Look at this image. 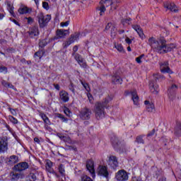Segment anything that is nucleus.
<instances>
[{
    "label": "nucleus",
    "mask_w": 181,
    "mask_h": 181,
    "mask_svg": "<svg viewBox=\"0 0 181 181\" xmlns=\"http://www.w3.org/2000/svg\"><path fill=\"white\" fill-rule=\"evenodd\" d=\"M148 45L153 49V52L159 54H165L176 49V44L171 43L166 45V40L162 39L156 40L153 37L148 39Z\"/></svg>",
    "instance_id": "nucleus-1"
},
{
    "label": "nucleus",
    "mask_w": 181,
    "mask_h": 181,
    "mask_svg": "<svg viewBox=\"0 0 181 181\" xmlns=\"http://www.w3.org/2000/svg\"><path fill=\"white\" fill-rule=\"evenodd\" d=\"M110 101H112V98L107 96L104 101L97 102L95 104L93 112L96 119H103V118H105V108H107V105Z\"/></svg>",
    "instance_id": "nucleus-2"
},
{
    "label": "nucleus",
    "mask_w": 181,
    "mask_h": 181,
    "mask_svg": "<svg viewBox=\"0 0 181 181\" xmlns=\"http://www.w3.org/2000/svg\"><path fill=\"white\" fill-rule=\"evenodd\" d=\"M110 5H112V0H101L99 6L96 8V12H99L100 16H104L105 11H107L106 8Z\"/></svg>",
    "instance_id": "nucleus-3"
},
{
    "label": "nucleus",
    "mask_w": 181,
    "mask_h": 181,
    "mask_svg": "<svg viewBox=\"0 0 181 181\" xmlns=\"http://www.w3.org/2000/svg\"><path fill=\"white\" fill-rule=\"evenodd\" d=\"M37 19L40 28H45V26L50 22L51 17L49 14L44 16L43 13H41L37 16Z\"/></svg>",
    "instance_id": "nucleus-4"
},
{
    "label": "nucleus",
    "mask_w": 181,
    "mask_h": 181,
    "mask_svg": "<svg viewBox=\"0 0 181 181\" xmlns=\"http://www.w3.org/2000/svg\"><path fill=\"white\" fill-rule=\"evenodd\" d=\"M91 114H92L91 110H90L89 108L85 107L80 111L79 117L81 119L88 120L91 118Z\"/></svg>",
    "instance_id": "nucleus-5"
},
{
    "label": "nucleus",
    "mask_w": 181,
    "mask_h": 181,
    "mask_svg": "<svg viewBox=\"0 0 181 181\" xmlns=\"http://www.w3.org/2000/svg\"><path fill=\"white\" fill-rule=\"evenodd\" d=\"M78 37H80V33H76L75 34L71 35V37L69 38V40L66 42H64L63 44L64 49H67V47H69L70 45H71L72 43H74L76 40H78Z\"/></svg>",
    "instance_id": "nucleus-6"
},
{
    "label": "nucleus",
    "mask_w": 181,
    "mask_h": 181,
    "mask_svg": "<svg viewBox=\"0 0 181 181\" xmlns=\"http://www.w3.org/2000/svg\"><path fill=\"white\" fill-rule=\"evenodd\" d=\"M126 95H131L132 100L134 104V105H139V97L138 96V93H136V90L133 91H125Z\"/></svg>",
    "instance_id": "nucleus-7"
},
{
    "label": "nucleus",
    "mask_w": 181,
    "mask_h": 181,
    "mask_svg": "<svg viewBox=\"0 0 181 181\" xmlns=\"http://www.w3.org/2000/svg\"><path fill=\"white\" fill-rule=\"evenodd\" d=\"M128 178V173L124 170H119L116 174V179L118 181H127Z\"/></svg>",
    "instance_id": "nucleus-8"
},
{
    "label": "nucleus",
    "mask_w": 181,
    "mask_h": 181,
    "mask_svg": "<svg viewBox=\"0 0 181 181\" xmlns=\"http://www.w3.org/2000/svg\"><path fill=\"white\" fill-rule=\"evenodd\" d=\"M160 70L161 73H168L169 74H172V71L170 68H169V62L165 61L159 63Z\"/></svg>",
    "instance_id": "nucleus-9"
},
{
    "label": "nucleus",
    "mask_w": 181,
    "mask_h": 181,
    "mask_svg": "<svg viewBox=\"0 0 181 181\" xmlns=\"http://www.w3.org/2000/svg\"><path fill=\"white\" fill-rule=\"evenodd\" d=\"M8 151V139L6 137L0 138V153H4Z\"/></svg>",
    "instance_id": "nucleus-10"
},
{
    "label": "nucleus",
    "mask_w": 181,
    "mask_h": 181,
    "mask_svg": "<svg viewBox=\"0 0 181 181\" xmlns=\"http://www.w3.org/2000/svg\"><path fill=\"white\" fill-rule=\"evenodd\" d=\"M98 173L100 176H103L105 177L106 180H108V169L107 168V166L105 165H99L98 168Z\"/></svg>",
    "instance_id": "nucleus-11"
},
{
    "label": "nucleus",
    "mask_w": 181,
    "mask_h": 181,
    "mask_svg": "<svg viewBox=\"0 0 181 181\" xmlns=\"http://www.w3.org/2000/svg\"><path fill=\"white\" fill-rule=\"evenodd\" d=\"M86 169L90 173L92 177H95V170L94 169V161H93V160H87Z\"/></svg>",
    "instance_id": "nucleus-12"
},
{
    "label": "nucleus",
    "mask_w": 181,
    "mask_h": 181,
    "mask_svg": "<svg viewBox=\"0 0 181 181\" xmlns=\"http://www.w3.org/2000/svg\"><path fill=\"white\" fill-rule=\"evenodd\" d=\"M177 90V86L172 85L168 90V95L170 100H173L176 97V90Z\"/></svg>",
    "instance_id": "nucleus-13"
},
{
    "label": "nucleus",
    "mask_w": 181,
    "mask_h": 181,
    "mask_svg": "<svg viewBox=\"0 0 181 181\" xmlns=\"http://www.w3.org/2000/svg\"><path fill=\"white\" fill-rule=\"evenodd\" d=\"M28 168H29V164H28V163L26 162L20 163L14 166V169L17 172H22L23 170H26Z\"/></svg>",
    "instance_id": "nucleus-14"
},
{
    "label": "nucleus",
    "mask_w": 181,
    "mask_h": 181,
    "mask_svg": "<svg viewBox=\"0 0 181 181\" xmlns=\"http://www.w3.org/2000/svg\"><path fill=\"white\" fill-rule=\"evenodd\" d=\"M67 35H69V30H57V35H56L54 39L56 40H57V39H63V38L66 37L67 36Z\"/></svg>",
    "instance_id": "nucleus-15"
},
{
    "label": "nucleus",
    "mask_w": 181,
    "mask_h": 181,
    "mask_svg": "<svg viewBox=\"0 0 181 181\" xmlns=\"http://www.w3.org/2000/svg\"><path fill=\"white\" fill-rule=\"evenodd\" d=\"M164 8H165V9H168V11H170L171 12H177L179 11L177 6H176L174 3L170 2H165L164 4Z\"/></svg>",
    "instance_id": "nucleus-16"
},
{
    "label": "nucleus",
    "mask_w": 181,
    "mask_h": 181,
    "mask_svg": "<svg viewBox=\"0 0 181 181\" xmlns=\"http://www.w3.org/2000/svg\"><path fill=\"white\" fill-rule=\"evenodd\" d=\"M59 100H61L62 103H69V100H70L69 93L66 90H61L59 92Z\"/></svg>",
    "instance_id": "nucleus-17"
},
{
    "label": "nucleus",
    "mask_w": 181,
    "mask_h": 181,
    "mask_svg": "<svg viewBox=\"0 0 181 181\" xmlns=\"http://www.w3.org/2000/svg\"><path fill=\"white\" fill-rule=\"evenodd\" d=\"M132 28H134V30L136 31L139 37H141L142 40H144V39H145V37H146L145 36V34L144 33V30H142V28H141L140 25H133Z\"/></svg>",
    "instance_id": "nucleus-18"
},
{
    "label": "nucleus",
    "mask_w": 181,
    "mask_h": 181,
    "mask_svg": "<svg viewBox=\"0 0 181 181\" xmlns=\"http://www.w3.org/2000/svg\"><path fill=\"white\" fill-rule=\"evenodd\" d=\"M53 166V163L50 160H47L46 163V169L49 172V173H52L57 177H59V175L54 171V170L52 169Z\"/></svg>",
    "instance_id": "nucleus-19"
},
{
    "label": "nucleus",
    "mask_w": 181,
    "mask_h": 181,
    "mask_svg": "<svg viewBox=\"0 0 181 181\" xmlns=\"http://www.w3.org/2000/svg\"><path fill=\"white\" fill-rule=\"evenodd\" d=\"M22 173H16L15 171H12L9 174V177L12 181L19 180V179H22Z\"/></svg>",
    "instance_id": "nucleus-20"
},
{
    "label": "nucleus",
    "mask_w": 181,
    "mask_h": 181,
    "mask_svg": "<svg viewBox=\"0 0 181 181\" xmlns=\"http://www.w3.org/2000/svg\"><path fill=\"white\" fill-rule=\"evenodd\" d=\"M150 91L153 93V94H157L159 93V86L153 81L149 83Z\"/></svg>",
    "instance_id": "nucleus-21"
},
{
    "label": "nucleus",
    "mask_w": 181,
    "mask_h": 181,
    "mask_svg": "<svg viewBox=\"0 0 181 181\" xmlns=\"http://www.w3.org/2000/svg\"><path fill=\"white\" fill-rule=\"evenodd\" d=\"M28 35L30 37H35V36H39V28L37 26H34L30 28L28 31Z\"/></svg>",
    "instance_id": "nucleus-22"
},
{
    "label": "nucleus",
    "mask_w": 181,
    "mask_h": 181,
    "mask_svg": "<svg viewBox=\"0 0 181 181\" xmlns=\"http://www.w3.org/2000/svg\"><path fill=\"white\" fill-rule=\"evenodd\" d=\"M144 104L146 105V110L148 112H153V111H155V105H153L152 103L146 100Z\"/></svg>",
    "instance_id": "nucleus-23"
},
{
    "label": "nucleus",
    "mask_w": 181,
    "mask_h": 181,
    "mask_svg": "<svg viewBox=\"0 0 181 181\" xmlns=\"http://www.w3.org/2000/svg\"><path fill=\"white\" fill-rule=\"evenodd\" d=\"M109 163L113 168H117L118 166V158L115 156H110L109 157Z\"/></svg>",
    "instance_id": "nucleus-24"
},
{
    "label": "nucleus",
    "mask_w": 181,
    "mask_h": 181,
    "mask_svg": "<svg viewBox=\"0 0 181 181\" xmlns=\"http://www.w3.org/2000/svg\"><path fill=\"white\" fill-rule=\"evenodd\" d=\"M112 82L114 84H122V78L119 77L118 74H115L112 77Z\"/></svg>",
    "instance_id": "nucleus-25"
},
{
    "label": "nucleus",
    "mask_w": 181,
    "mask_h": 181,
    "mask_svg": "<svg viewBox=\"0 0 181 181\" xmlns=\"http://www.w3.org/2000/svg\"><path fill=\"white\" fill-rule=\"evenodd\" d=\"M26 181H37V173H30L25 177Z\"/></svg>",
    "instance_id": "nucleus-26"
},
{
    "label": "nucleus",
    "mask_w": 181,
    "mask_h": 181,
    "mask_svg": "<svg viewBox=\"0 0 181 181\" xmlns=\"http://www.w3.org/2000/svg\"><path fill=\"white\" fill-rule=\"evenodd\" d=\"M18 13H20V15H25L26 13H30V12H32V9L24 6V7H21L18 10Z\"/></svg>",
    "instance_id": "nucleus-27"
},
{
    "label": "nucleus",
    "mask_w": 181,
    "mask_h": 181,
    "mask_svg": "<svg viewBox=\"0 0 181 181\" xmlns=\"http://www.w3.org/2000/svg\"><path fill=\"white\" fill-rule=\"evenodd\" d=\"M19 162V157L17 156L13 155L9 157L8 163L10 165H15Z\"/></svg>",
    "instance_id": "nucleus-28"
},
{
    "label": "nucleus",
    "mask_w": 181,
    "mask_h": 181,
    "mask_svg": "<svg viewBox=\"0 0 181 181\" xmlns=\"http://www.w3.org/2000/svg\"><path fill=\"white\" fill-rule=\"evenodd\" d=\"M111 142L112 144L113 148H115V149H117V148H118V146H119V140L118 139L117 137L114 136L111 139Z\"/></svg>",
    "instance_id": "nucleus-29"
},
{
    "label": "nucleus",
    "mask_w": 181,
    "mask_h": 181,
    "mask_svg": "<svg viewBox=\"0 0 181 181\" xmlns=\"http://www.w3.org/2000/svg\"><path fill=\"white\" fill-rule=\"evenodd\" d=\"M40 117L42 118V121H44L45 124H52V122H50V119H49L47 115H46V114H45L44 112H40Z\"/></svg>",
    "instance_id": "nucleus-30"
},
{
    "label": "nucleus",
    "mask_w": 181,
    "mask_h": 181,
    "mask_svg": "<svg viewBox=\"0 0 181 181\" xmlns=\"http://www.w3.org/2000/svg\"><path fill=\"white\" fill-rule=\"evenodd\" d=\"M1 84L2 86H4V87H6V88H12L13 90V88H15V86H13V85H12L11 83L7 82L6 81H2Z\"/></svg>",
    "instance_id": "nucleus-31"
},
{
    "label": "nucleus",
    "mask_w": 181,
    "mask_h": 181,
    "mask_svg": "<svg viewBox=\"0 0 181 181\" xmlns=\"http://www.w3.org/2000/svg\"><path fill=\"white\" fill-rule=\"evenodd\" d=\"M175 135L178 137L181 136V124L177 125L175 128Z\"/></svg>",
    "instance_id": "nucleus-32"
},
{
    "label": "nucleus",
    "mask_w": 181,
    "mask_h": 181,
    "mask_svg": "<svg viewBox=\"0 0 181 181\" xmlns=\"http://www.w3.org/2000/svg\"><path fill=\"white\" fill-rule=\"evenodd\" d=\"M58 170L62 176H64L66 175V170H64V165L63 164L59 165Z\"/></svg>",
    "instance_id": "nucleus-33"
},
{
    "label": "nucleus",
    "mask_w": 181,
    "mask_h": 181,
    "mask_svg": "<svg viewBox=\"0 0 181 181\" xmlns=\"http://www.w3.org/2000/svg\"><path fill=\"white\" fill-rule=\"evenodd\" d=\"M57 118H60V119H61V121H62V122H68V121H69V119H67V117H65L64 115H63L60 113H57Z\"/></svg>",
    "instance_id": "nucleus-34"
},
{
    "label": "nucleus",
    "mask_w": 181,
    "mask_h": 181,
    "mask_svg": "<svg viewBox=\"0 0 181 181\" xmlns=\"http://www.w3.org/2000/svg\"><path fill=\"white\" fill-rule=\"evenodd\" d=\"M74 56L75 60L77 62L78 64L81 63V62L84 60V59H83V57H81V55H80L79 54H75Z\"/></svg>",
    "instance_id": "nucleus-35"
},
{
    "label": "nucleus",
    "mask_w": 181,
    "mask_h": 181,
    "mask_svg": "<svg viewBox=\"0 0 181 181\" xmlns=\"http://www.w3.org/2000/svg\"><path fill=\"white\" fill-rule=\"evenodd\" d=\"M110 33L111 36L115 37L117 35V28H115V25L112 24V28H110Z\"/></svg>",
    "instance_id": "nucleus-36"
},
{
    "label": "nucleus",
    "mask_w": 181,
    "mask_h": 181,
    "mask_svg": "<svg viewBox=\"0 0 181 181\" xmlns=\"http://www.w3.org/2000/svg\"><path fill=\"white\" fill-rule=\"evenodd\" d=\"M81 181H93V179L86 175H82L81 176Z\"/></svg>",
    "instance_id": "nucleus-37"
},
{
    "label": "nucleus",
    "mask_w": 181,
    "mask_h": 181,
    "mask_svg": "<svg viewBox=\"0 0 181 181\" xmlns=\"http://www.w3.org/2000/svg\"><path fill=\"white\" fill-rule=\"evenodd\" d=\"M136 142L137 144H145V141H144V136H139L136 138Z\"/></svg>",
    "instance_id": "nucleus-38"
},
{
    "label": "nucleus",
    "mask_w": 181,
    "mask_h": 181,
    "mask_svg": "<svg viewBox=\"0 0 181 181\" xmlns=\"http://www.w3.org/2000/svg\"><path fill=\"white\" fill-rule=\"evenodd\" d=\"M81 84L84 87L85 90H86L88 93H90L91 89L90 88V86L88 85V83L81 81Z\"/></svg>",
    "instance_id": "nucleus-39"
},
{
    "label": "nucleus",
    "mask_w": 181,
    "mask_h": 181,
    "mask_svg": "<svg viewBox=\"0 0 181 181\" xmlns=\"http://www.w3.org/2000/svg\"><path fill=\"white\" fill-rule=\"evenodd\" d=\"M8 119L10 122H12V124H18V119L16 117H14L13 116L9 115Z\"/></svg>",
    "instance_id": "nucleus-40"
},
{
    "label": "nucleus",
    "mask_w": 181,
    "mask_h": 181,
    "mask_svg": "<svg viewBox=\"0 0 181 181\" xmlns=\"http://www.w3.org/2000/svg\"><path fill=\"white\" fill-rule=\"evenodd\" d=\"M115 47L118 50V52H124V47H122V45L121 44L115 45Z\"/></svg>",
    "instance_id": "nucleus-41"
},
{
    "label": "nucleus",
    "mask_w": 181,
    "mask_h": 181,
    "mask_svg": "<svg viewBox=\"0 0 181 181\" xmlns=\"http://www.w3.org/2000/svg\"><path fill=\"white\" fill-rule=\"evenodd\" d=\"M0 73L6 74L8 73V67L4 66H0Z\"/></svg>",
    "instance_id": "nucleus-42"
},
{
    "label": "nucleus",
    "mask_w": 181,
    "mask_h": 181,
    "mask_svg": "<svg viewBox=\"0 0 181 181\" xmlns=\"http://www.w3.org/2000/svg\"><path fill=\"white\" fill-rule=\"evenodd\" d=\"M34 57H39V59H42V57H43V51H37L35 52Z\"/></svg>",
    "instance_id": "nucleus-43"
},
{
    "label": "nucleus",
    "mask_w": 181,
    "mask_h": 181,
    "mask_svg": "<svg viewBox=\"0 0 181 181\" xmlns=\"http://www.w3.org/2000/svg\"><path fill=\"white\" fill-rule=\"evenodd\" d=\"M49 125H52V124L45 123L44 128H45V131H48L49 132H52L53 131V129H52V127H50Z\"/></svg>",
    "instance_id": "nucleus-44"
},
{
    "label": "nucleus",
    "mask_w": 181,
    "mask_h": 181,
    "mask_svg": "<svg viewBox=\"0 0 181 181\" xmlns=\"http://www.w3.org/2000/svg\"><path fill=\"white\" fill-rule=\"evenodd\" d=\"M78 64H79V66H81V67L83 69H87V62H86L84 59L81 61V62H79Z\"/></svg>",
    "instance_id": "nucleus-45"
},
{
    "label": "nucleus",
    "mask_w": 181,
    "mask_h": 181,
    "mask_svg": "<svg viewBox=\"0 0 181 181\" xmlns=\"http://www.w3.org/2000/svg\"><path fill=\"white\" fill-rule=\"evenodd\" d=\"M64 112L66 117H70V115L71 114V111L70 109H69V107H64Z\"/></svg>",
    "instance_id": "nucleus-46"
},
{
    "label": "nucleus",
    "mask_w": 181,
    "mask_h": 181,
    "mask_svg": "<svg viewBox=\"0 0 181 181\" xmlns=\"http://www.w3.org/2000/svg\"><path fill=\"white\" fill-rule=\"evenodd\" d=\"M46 45H47V41L46 40H42L39 42L40 47H45Z\"/></svg>",
    "instance_id": "nucleus-47"
},
{
    "label": "nucleus",
    "mask_w": 181,
    "mask_h": 181,
    "mask_svg": "<svg viewBox=\"0 0 181 181\" xmlns=\"http://www.w3.org/2000/svg\"><path fill=\"white\" fill-rule=\"evenodd\" d=\"M145 57V54H141V56L138 57L136 58V63H138L139 64H141V63H142V58H144Z\"/></svg>",
    "instance_id": "nucleus-48"
},
{
    "label": "nucleus",
    "mask_w": 181,
    "mask_h": 181,
    "mask_svg": "<svg viewBox=\"0 0 181 181\" xmlns=\"http://www.w3.org/2000/svg\"><path fill=\"white\" fill-rule=\"evenodd\" d=\"M42 7L44 8V9H46V11H49V3L46 1L42 2Z\"/></svg>",
    "instance_id": "nucleus-49"
},
{
    "label": "nucleus",
    "mask_w": 181,
    "mask_h": 181,
    "mask_svg": "<svg viewBox=\"0 0 181 181\" xmlns=\"http://www.w3.org/2000/svg\"><path fill=\"white\" fill-rule=\"evenodd\" d=\"M122 22L123 25H125L126 23L127 25H131V18H129V19H123L122 21Z\"/></svg>",
    "instance_id": "nucleus-50"
},
{
    "label": "nucleus",
    "mask_w": 181,
    "mask_h": 181,
    "mask_svg": "<svg viewBox=\"0 0 181 181\" xmlns=\"http://www.w3.org/2000/svg\"><path fill=\"white\" fill-rule=\"evenodd\" d=\"M111 28H112V23H109L105 26V30H110L111 29Z\"/></svg>",
    "instance_id": "nucleus-51"
},
{
    "label": "nucleus",
    "mask_w": 181,
    "mask_h": 181,
    "mask_svg": "<svg viewBox=\"0 0 181 181\" xmlns=\"http://www.w3.org/2000/svg\"><path fill=\"white\" fill-rule=\"evenodd\" d=\"M154 78H156V80H159L160 78H163V76L159 74H154Z\"/></svg>",
    "instance_id": "nucleus-52"
},
{
    "label": "nucleus",
    "mask_w": 181,
    "mask_h": 181,
    "mask_svg": "<svg viewBox=\"0 0 181 181\" xmlns=\"http://www.w3.org/2000/svg\"><path fill=\"white\" fill-rule=\"evenodd\" d=\"M69 89L72 91V93H74V85L73 84V83H71L69 86Z\"/></svg>",
    "instance_id": "nucleus-53"
},
{
    "label": "nucleus",
    "mask_w": 181,
    "mask_h": 181,
    "mask_svg": "<svg viewBox=\"0 0 181 181\" xmlns=\"http://www.w3.org/2000/svg\"><path fill=\"white\" fill-rule=\"evenodd\" d=\"M25 19L28 21V23H33V18L32 17H26Z\"/></svg>",
    "instance_id": "nucleus-54"
},
{
    "label": "nucleus",
    "mask_w": 181,
    "mask_h": 181,
    "mask_svg": "<svg viewBox=\"0 0 181 181\" xmlns=\"http://www.w3.org/2000/svg\"><path fill=\"white\" fill-rule=\"evenodd\" d=\"M69 24H70V21H66L64 23H61V26L64 28V26H69Z\"/></svg>",
    "instance_id": "nucleus-55"
},
{
    "label": "nucleus",
    "mask_w": 181,
    "mask_h": 181,
    "mask_svg": "<svg viewBox=\"0 0 181 181\" xmlns=\"http://www.w3.org/2000/svg\"><path fill=\"white\" fill-rule=\"evenodd\" d=\"M87 97H88L90 103H91V101H93V95H91V93H88Z\"/></svg>",
    "instance_id": "nucleus-56"
},
{
    "label": "nucleus",
    "mask_w": 181,
    "mask_h": 181,
    "mask_svg": "<svg viewBox=\"0 0 181 181\" xmlns=\"http://www.w3.org/2000/svg\"><path fill=\"white\" fill-rule=\"evenodd\" d=\"M77 50H78V47H77V45H75L73 47V52L74 53L72 54V56H74V54H76V52H77Z\"/></svg>",
    "instance_id": "nucleus-57"
},
{
    "label": "nucleus",
    "mask_w": 181,
    "mask_h": 181,
    "mask_svg": "<svg viewBox=\"0 0 181 181\" xmlns=\"http://www.w3.org/2000/svg\"><path fill=\"white\" fill-rule=\"evenodd\" d=\"M125 42L126 43H127V45H131V43H132V40L129 39V37H126L125 39Z\"/></svg>",
    "instance_id": "nucleus-58"
},
{
    "label": "nucleus",
    "mask_w": 181,
    "mask_h": 181,
    "mask_svg": "<svg viewBox=\"0 0 181 181\" xmlns=\"http://www.w3.org/2000/svg\"><path fill=\"white\" fill-rule=\"evenodd\" d=\"M153 135H155V129H153L151 132H150L147 134V136H153Z\"/></svg>",
    "instance_id": "nucleus-59"
},
{
    "label": "nucleus",
    "mask_w": 181,
    "mask_h": 181,
    "mask_svg": "<svg viewBox=\"0 0 181 181\" xmlns=\"http://www.w3.org/2000/svg\"><path fill=\"white\" fill-rule=\"evenodd\" d=\"M9 12L12 15V16H15V13H13V6L10 7Z\"/></svg>",
    "instance_id": "nucleus-60"
},
{
    "label": "nucleus",
    "mask_w": 181,
    "mask_h": 181,
    "mask_svg": "<svg viewBox=\"0 0 181 181\" xmlns=\"http://www.w3.org/2000/svg\"><path fill=\"white\" fill-rule=\"evenodd\" d=\"M9 111H10V112H11V114L13 115H16V111L15 110V109L9 108Z\"/></svg>",
    "instance_id": "nucleus-61"
},
{
    "label": "nucleus",
    "mask_w": 181,
    "mask_h": 181,
    "mask_svg": "<svg viewBox=\"0 0 181 181\" xmlns=\"http://www.w3.org/2000/svg\"><path fill=\"white\" fill-rule=\"evenodd\" d=\"M132 181H142L141 178H136V177H132Z\"/></svg>",
    "instance_id": "nucleus-62"
},
{
    "label": "nucleus",
    "mask_w": 181,
    "mask_h": 181,
    "mask_svg": "<svg viewBox=\"0 0 181 181\" xmlns=\"http://www.w3.org/2000/svg\"><path fill=\"white\" fill-rule=\"evenodd\" d=\"M34 141H35L37 144H40V139H39L37 137L34 138Z\"/></svg>",
    "instance_id": "nucleus-63"
},
{
    "label": "nucleus",
    "mask_w": 181,
    "mask_h": 181,
    "mask_svg": "<svg viewBox=\"0 0 181 181\" xmlns=\"http://www.w3.org/2000/svg\"><path fill=\"white\" fill-rule=\"evenodd\" d=\"M158 181H166V177H160V179H159Z\"/></svg>",
    "instance_id": "nucleus-64"
}]
</instances>
